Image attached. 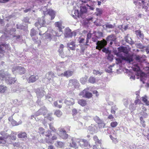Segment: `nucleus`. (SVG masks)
I'll use <instances>...</instances> for the list:
<instances>
[{"label":"nucleus","mask_w":149,"mask_h":149,"mask_svg":"<svg viewBox=\"0 0 149 149\" xmlns=\"http://www.w3.org/2000/svg\"><path fill=\"white\" fill-rule=\"evenodd\" d=\"M45 140L46 142L48 143H52L54 141L57 139V135L53 134L52 135L51 132L49 130H47L45 133Z\"/></svg>","instance_id":"1"},{"label":"nucleus","mask_w":149,"mask_h":149,"mask_svg":"<svg viewBox=\"0 0 149 149\" xmlns=\"http://www.w3.org/2000/svg\"><path fill=\"white\" fill-rule=\"evenodd\" d=\"M78 144L81 147L86 149H89L91 147L90 142L84 139H79Z\"/></svg>","instance_id":"2"},{"label":"nucleus","mask_w":149,"mask_h":149,"mask_svg":"<svg viewBox=\"0 0 149 149\" xmlns=\"http://www.w3.org/2000/svg\"><path fill=\"white\" fill-rule=\"evenodd\" d=\"M61 36L60 33H58V31H52L50 33L47 34L46 36V38L49 39L50 40L52 38H55V37H59Z\"/></svg>","instance_id":"3"},{"label":"nucleus","mask_w":149,"mask_h":149,"mask_svg":"<svg viewBox=\"0 0 149 149\" xmlns=\"http://www.w3.org/2000/svg\"><path fill=\"white\" fill-rule=\"evenodd\" d=\"M96 44L97 46L96 47V49L100 50L101 49L107 45V42L104 39H103L102 40L98 41Z\"/></svg>","instance_id":"4"},{"label":"nucleus","mask_w":149,"mask_h":149,"mask_svg":"<svg viewBox=\"0 0 149 149\" xmlns=\"http://www.w3.org/2000/svg\"><path fill=\"white\" fill-rule=\"evenodd\" d=\"M79 95L84 97L88 98H91L93 96L92 94L88 91L87 89H84L80 93Z\"/></svg>","instance_id":"5"},{"label":"nucleus","mask_w":149,"mask_h":149,"mask_svg":"<svg viewBox=\"0 0 149 149\" xmlns=\"http://www.w3.org/2000/svg\"><path fill=\"white\" fill-rule=\"evenodd\" d=\"M47 112V110L45 107L41 108L36 113L35 115L37 116L42 115L44 116L46 115Z\"/></svg>","instance_id":"6"},{"label":"nucleus","mask_w":149,"mask_h":149,"mask_svg":"<svg viewBox=\"0 0 149 149\" xmlns=\"http://www.w3.org/2000/svg\"><path fill=\"white\" fill-rule=\"evenodd\" d=\"M10 74L8 72H5L3 70H0V79L3 80L4 79L7 80L6 79L9 76H10Z\"/></svg>","instance_id":"7"},{"label":"nucleus","mask_w":149,"mask_h":149,"mask_svg":"<svg viewBox=\"0 0 149 149\" xmlns=\"http://www.w3.org/2000/svg\"><path fill=\"white\" fill-rule=\"evenodd\" d=\"M12 70L13 71L17 70L19 74H24L26 72V70L23 67L19 66L13 68Z\"/></svg>","instance_id":"8"},{"label":"nucleus","mask_w":149,"mask_h":149,"mask_svg":"<svg viewBox=\"0 0 149 149\" xmlns=\"http://www.w3.org/2000/svg\"><path fill=\"white\" fill-rule=\"evenodd\" d=\"M79 138H76L72 137L71 142L70 143V146L71 147L75 148L77 146V143H78Z\"/></svg>","instance_id":"9"},{"label":"nucleus","mask_w":149,"mask_h":149,"mask_svg":"<svg viewBox=\"0 0 149 149\" xmlns=\"http://www.w3.org/2000/svg\"><path fill=\"white\" fill-rule=\"evenodd\" d=\"M87 11V8L85 6H81L80 7L79 13L78 10L77 11V16H79V15L80 14V16L81 17L82 15L86 13Z\"/></svg>","instance_id":"10"},{"label":"nucleus","mask_w":149,"mask_h":149,"mask_svg":"<svg viewBox=\"0 0 149 149\" xmlns=\"http://www.w3.org/2000/svg\"><path fill=\"white\" fill-rule=\"evenodd\" d=\"M38 79V77L37 75H32L29 77L27 80L29 83H33L36 82Z\"/></svg>","instance_id":"11"},{"label":"nucleus","mask_w":149,"mask_h":149,"mask_svg":"<svg viewBox=\"0 0 149 149\" xmlns=\"http://www.w3.org/2000/svg\"><path fill=\"white\" fill-rule=\"evenodd\" d=\"M73 36V33L71 30L69 28H67L65 30L64 36L65 38H71Z\"/></svg>","instance_id":"12"},{"label":"nucleus","mask_w":149,"mask_h":149,"mask_svg":"<svg viewBox=\"0 0 149 149\" xmlns=\"http://www.w3.org/2000/svg\"><path fill=\"white\" fill-rule=\"evenodd\" d=\"M56 27L58 28V32L61 34V35L63 33V31L62 30V25L61 22H55V24Z\"/></svg>","instance_id":"13"},{"label":"nucleus","mask_w":149,"mask_h":149,"mask_svg":"<svg viewBox=\"0 0 149 149\" xmlns=\"http://www.w3.org/2000/svg\"><path fill=\"white\" fill-rule=\"evenodd\" d=\"M74 72L73 71L68 70L64 71L63 73L61 75H63L64 76L67 77H69L72 76L74 73Z\"/></svg>","instance_id":"14"},{"label":"nucleus","mask_w":149,"mask_h":149,"mask_svg":"<svg viewBox=\"0 0 149 149\" xmlns=\"http://www.w3.org/2000/svg\"><path fill=\"white\" fill-rule=\"evenodd\" d=\"M64 103L68 105H73L74 104V100L73 98H70L65 100Z\"/></svg>","instance_id":"15"},{"label":"nucleus","mask_w":149,"mask_h":149,"mask_svg":"<svg viewBox=\"0 0 149 149\" xmlns=\"http://www.w3.org/2000/svg\"><path fill=\"white\" fill-rule=\"evenodd\" d=\"M55 77L54 74L52 71L47 72L46 75V78L49 81L51 80V78H53Z\"/></svg>","instance_id":"16"},{"label":"nucleus","mask_w":149,"mask_h":149,"mask_svg":"<svg viewBox=\"0 0 149 149\" xmlns=\"http://www.w3.org/2000/svg\"><path fill=\"white\" fill-rule=\"evenodd\" d=\"M14 133H12L10 135H7V134H6V137L5 139H7L8 138H9L10 140H16V136L15 135H16V134H15V135H14Z\"/></svg>","instance_id":"17"},{"label":"nucleus","mask_w":149,"mask_h":149,"mask_svg":"<svg viewBox=\"0 0 149 149\" xmlns=\"http://www.w3.org/2000/svg\"><path fill=\"white\" fill-rule=\"evenodd\" d=\"M18 138L21 139H26L27 137L26 133L24 132H19L17 134Z\"/></svg>","instance_id":"18"},{"label":"nucleus","mask_w":149,"mask_h":149,"mask_svg":"<svg viewBox=\"0 0 149 149\" xmlns=\"http://www.w3.org/2000/svg\"><path fill=\"white\" fill-rule=\"evenodd\" d=\"M47 14H49L51 16V19H53L54 18L55 14L54 11L52 9H49L47 10Z\"/></svg>","instance_id":"19"},{"label":"nucleus","mask_w":149,"mask_h":149,"mask_svg":"<svg viewBox=\"0 0 149 149\" xmlns=\"http://www.w3.org/2000/svg\"><path fill=\"white\" fill-rule=\"evenodd\" d=\"M135 34L137 37L143 38H144V34L142 33L141 31L139 29L135 31Z\"/></svg>","instance_id":"20"},{"label":"nucleus","mask_w":149,"mask_h":149,"mask_svg":"<svg viewBox=\"0 0 149 149\" xmlns=\"http://www.w3.org/2000/svg\"><path fill=\"white\" fill-rule=\"evenodd\" d=\"M106 39L108 41H113V42H115L116 40V38L114 35L113 34H112L108 36Z\"/></svg>","instance_id":"21"},{"label":"nucleus","mask_w":149,"mask_h":149,"mask_svg":"<svg viewBox=\"0 0 149 149\" xmlns=\"http://www.w3.org/2000/svg\"><path fill=\"white\" fill-rule=\"evenodd\" d=\"M78 103L81 106L84 107L87 104V101L84 99H79L78 101Z\"/></svg>","instance_id":"22"},{"label":"nucleus","mask_w":149,"mask_h":149,"mask_svg":"<svg viewBox=\"0 0 149 149\" xmlns=\"http://www.w3.org/2000/svg\"><path fill=\"white\" fill-rule=\"evenodd\" d=\"M8 120L10 122L13 126H16L19 125L18 123L13 119V117H9L8 118Z\"/></svg>","instance_id":"23"},{"label":"nucleus","mask_w":149,"mask_h":149,"mask_svg":"<svg viewBox=\"0 0 149 149\" xmlns=\"http://www.w3.org/2000/svg\"><path fill=\"white\" fill-rule=\"evenodd\" d=\"M64 145L65 143L64 142L60 141H57L56 143L55 144L56 147L60 148H63L64 146Z\"/></svg>","instance_id":"24"},{"label":"nucleus","mask_w":149,"mask_h":149,"mask_svg":"<svg viewBox=\"0 0 149 149\" xmlns=\"http://www.w3.org/2000/svg\"><path fill=\"white\" fill-rule=\"evenodd\" d=\"M7 90V87L3 85H0V93H3Z\"/></svg>","instance_id":"25"},{"label":"nucleus","mask_w":149,"mask_h":149,"mask_svg":"<svg viewBox=\"0 0 149 149\" xmlns=\"http://www.w3.org/2000/svg\"><path fill=\"white\" fill-rule=\"evenodd\" d=\"M8 77L9 79H8V82L9 84H14L17 81V79L15 77Z\"/></svg>","instance_id":"26"},{"label":"nucleus","mask_w":149,"mask_h":149,"mask_svg":"<svg viewBox=\"0 0 149 149\" xmlns=\"http://www.w3.org/2000/svg\"><path fill=\"white\" fill-rule=\"evenodd\" d=\"M38 21L39 23V25L40 26H45L46 22L43 18L39 19Z\"/></svg>","instance_id":"27"},{"label":"nucleus","mask_w":149,"mask_h":149,"mask_svg":"<svg viewBox=\"0 0 149 149\" xmlns=\"http://www.w3.org/2000/svg\"><path fill=\"white\" fill-rule=\"evenodd\" d=\"M59 102L61 104H58L57 101H56L54 102L53 104L55 107H57L59 108H61L62 107V100H59Z\"/></svg>","instance_id":"28"},{"label":"nucleus","mask_w":149,"mask_h":149,"mask_svg":"<svg viewBox=\"0 0 149 149\" xmlns=\"http://www.w3.org/2000/svg\"><path fill=\"white\" fill-rule=\"evenodd\" d=\"M96 122L98 124L99 126V128L104 127H102L100 126V125H103L104 126V123L98 117H97L96 118V119L95 120Z\"/></svg>","instance_id":"29"},{"label":"nucleus","mask_w":149,"mask_h":149,"mask_svg":"<svg viewBox=\"0 0 149 149\" xmlns=\"http://www.w3.org/2000/svg\"><path fill=\"white\" fill-rule=\"evenodd\" d=\"M54 114L57 117H60L62 115V112L59 110H56L55 111Z\"/></svg>","instance_id":"30"},{"label":"nucleus","mask_w":149,"mask_h":149,"mask_svg":"<svg viewBox=\"0 0 149 149\" xmlns=\"http://www.w3.org/2000/svg\"><path fill=\"white\" fill-rule=\"evenodd\" d=\"M6 134L3 136H0V144H5L6 143V141L5 139Z\"/></svg>","instance_id":"31"},{"label":"nucleus","mask_w":149,"mask_h":149,"mask_svg":"<svg viewBox=\"0 0 149 149\" xmlns=\"http://www.w3.org/2000/svg\"><path fill=\"white\" fill-rule=\"evenodd\" d=\"M122 59L124 60L128 61L129 62H132L133 61L132 57L129 56H127L126 57H123Z\"/></svg>","instance_id":"32"},{"label":"nucleus","mask_w":149,"mask_h":149,"mask_svg":"<svg viewBox=\"0 0 149 149\" xmlns=\"http://www.w3.org/2000/svg\"><path fill=\"white\" fill-rule=\"evenodd\" d=\"M134 3L136 5L138 3L140 6H142L145 3L144 0H138L137 1H134Z\"/></svg>","instance_id":"33"},{"label":"nucleus","mask_w":149,"mask_h":149,"mask_svg":"<svg viewBox=\"0 0 149 149\" xmlns=\"http://www.w3.org/2000/svg\"><path fill=\"white\" fill-rule=\"evenodd\" d=\"M36 31L34 28H32L31 30L30 35L31 37L36 36Z\"/></svg>","instance_id":"34"},{"label":"nucleus","mask_w":149,"mask_h":149,"mask_svg":"<svg viewBox=\"0 0 149 149\" xmlns=\"http://www.w3.org/2000/svg\"><path fill=\"white\" fill-rule=\"evenodd\" d=\"M118 109L116 107V105L113 106L111 107V112L112 114H115L116 113V111Z\"/></svg>","instance_id":"35"},{"label":"nucleus","mask_w":149,"mask_h":149,"mask_svg":"<svg viewBox=\"0 0 149 149\" xmlns=\"http://www.w3.org/2000/svg\"><path fill=\"white\" fill-rule=\"evenodd\" d=\"M93 139L95 141V143L101 144V140H99L96 135L94 136L93 137Z\"/></svg>","instance_id":"36"},{"label":"nucleus","mask_w":149,"mask_h":149,"mask_svg":"<svg viewBox=\"0 0 149 149\" xmlns=\"http://www.w3.org/2000/svg\"><path fill=\"white\" fill-rule=\"evenodd\" d=\"M147 97L145 95L144 96L142 97V100L146 104V105H149V101H148L147 99Z\"/></svg>","instance_id":"37"},{"label":"nucleus","mask_w":149,"mask_h":149,"mask_svg":"<svg viewBox=\"0 0 149 149\" xmlns=\"http://www.w3.org/2000/svg\"><path fill=\"white\" fill-rule=\"evenodd\" d=\"M88 81L89 82L94 84L96 82V79L93 76H91L88 79Z\"/></svg>","instance_id":"38"},{"label":"nucleus","mask_w":149,"mask_h":149,"mask_svg":"<svg viewBox=\"0 0 149 149\" xmlns=\"http://www.w3.org/2000/svg\"><path fill=\"white\" fill-rule=\"evenodd\" d=\"M96 11V15L97 16H100L102 14L103 12L102 10L99 8H97Z\"/></svg>","instance_id":"39"},{"label":"nucleus","mask_w":149,"mask_h":149,"mask_svg":"<svg viewBox=\"0 0 149 149\" xmlns=\"http://www.w3.org/2000/svg\"><path fill=\"white\" fill-rule=\"evenodd\" d=\"M60 137L63 139H66L68 138V135L66 132H65L61 134Z\"/></svg>","instance_id":"40"},{"label":"nucleus","mask_w":149,"mask_h":149,"mask_svg":"<svg viewBox=\"0 0 149 149\" xmlns=\"http://www.w3.org/2000/svg\"><path fill=\"white\" fill-rule=\"evenodd\" d=\"M105 26L106 28L108 29H112L114 27L115 25V24L113 25L109 24V23H107L105 25Z\"/></svg>","instance_id":"41"},{"label":"nucleus","mask_w":149,"mask_h":149,"mask_svg":"<svg viewBox=\"0 0 149 149\" xmlns=\"http://www.w3.org/2000/svg\"><path fill=\"white\" fill-rule=\"evenodd\" d=\"M38 130V133L39 134L42 135H45V132L44 131L45 130L42 127H40L39 128Z\"/></svg>","instance_id":"42"},{"label":"nucleus","mask_w":149,"mask_h":149,"mask_svg":"<svg viewBox=\"0 0 149 149\" xmlns=\"http://www.w3.org/2000/svg\"><path fill=\"white\" fill-rule=\"evenodd\" d=\"M49 126L50 129L52 132H56V130L55 128L53 125L52 123H50L49 124Z\"/></svg>","instance_id":"43"},{"label":"nucleus","mask_w":149,"mask_h":149,"mask_svg":"<svg viewBox=\"0 0 149 149\" xmlns=\"http://www.w3.org/2000/svg\"><path fill=\"white\" fill-rule=\"evenodd\" d=\"M4 44L0 45V53L1 54V55H2V56H3V54L5 52V51L2 49V46H4Z\"/></svg>","instance_id":"44"},{"label":"nucleus","mask_w":149,"mask_h":149,"mask_svg":"<svg viewBox=\"0 0 149 149\" xmlns=\"http://www.w3.org/2000/svg\"><path fill=\"white\" fill-rule=\"evenodd\" d=\"M93 74L97 75L98 74L101 75L102 73L101 72H100L98 70H94L93 71Z\"/></svg>","instance_id":"45"},{"label":"nucleus","mask_w":149,"mask_h":149,"mask_svg":"<svg viewBox=\"0 0 149 149\" xmlns=\"http://www.w3.org/2000/svg\"><path fill=\"white\" fill-rule=\"evenodd\" d=\"M118 125V123L116 121L112 122L110 124L111 126L112 127H116Z\"/></svg>","instance_id":"46"},{"label":"nucleus","mask_w":149,"mask_h":149,"mask_svg":"<svg viewBox=\"0 0 149 149\" xmlns=\"http://www.w3.org/2000/svg\"><path fill=\"white\" fill-rule=\"evenodd\" d=\"M67 46H70L76 45L75 42L74 41H72L71 42H68L67 43Z\"/></svg>","instance_id":"47"},{"label":"nucleus","mask_w":149,"mask_h":149,"mask_svg":"<svg viewBox=\"0 0 149 149\" xmlns=\"http://www.w3.org/2000/svg\"><path fill=\"white\" fill-rule=\"evenodd\" d=\"M72 114L73 116H74L76 115L78 113L77 110L75 108L73 109L72 110Z\"/></svg>","instance_id":"48"},{"label":"nucleus","mask_w":149,"mask_h":149,"mask_svg":"<svg viewBox=\"0 0 149 149\" xmlns=\"http://www.w3.org/2000/svg\"><path fill=\"white\" fill-rule=\"evenodd\" d=\"M64 47V45L62 44H61L59 47V49L58 50V52H59L60 51V52H61L62 51H63Z\"/></svg>","instance_id":"49"},{"label":"nucleus","mask_w":149,"mask_h":149,"mask_svg":"<svg viewBox=\"0 0 149 149\" xmlns=\"http://www.w3.org/2000/svg\"><path fill=\"white\" fill-rule=\"evenodd\" d=\"M59 53V55L62 58H64L65 57V56L64 54V52L63 51L60 52V51L59 52H58Z\"/></svg>","instance_id":"50"},{"label":"nucleus","mask_w":149,"mask_h":149,"mask_svg":"<svg viewBox=\"0 0 149 149\" xmlns=\"http://www.w3.org/2000/svg\"><path fill=\"white\" fill-rule=\"evenodd\" d=\"M124 47H119L118 48V52H124Z\"/></svg>","instance_id":"51"},{"label":"nucleus","mask_w":149,"mask_h":149,"mask_svg":"<svg viewBox=\"0 0 149 149\" xmlns=\"http://www.w3.org/2000/svg\"><path fill=\"white\" fill-rule=\"evenodd\" d=\"M142 58V57L139 56V55H136L135 59L139 62L140 61L141 59Z\"/></svg>","instance_id":"52"},{"label":"nucleus","mask_w":149,"mask_h":149,"mask_svg":"<svg viewBox=\"0 0 149 149\" xmlns=\"http://www.w3.org/2000/svg\"><path fill=\"white\" fill-rule=\"evenodd\" d=\"M133 69L134 71L138 72L139 71L140 69L139 67L136 66V67H134Z\"/></svg>","instance_id":"53"},{"label":"nucleus","mask_w":149,"mask_h":149,"mask_svg":"<svg viewBox=\"0 0 149 149\" xmlns=\"http://www.w3.org/2000/svg\"><path fill=\"white\" fill-rule=\"evenodd\" d=\"M31 37L32 38V39L33 41L35 42H36L38 38V37L36 36Z\"/></svg>","instance_id":"54"},{"label":"nucleus","mask_w":149,"mask_h":149,"mask_svg":"<svg viewBox=\"0 0 149 149\" xmlns=\"http://www.w3.org/2000/svg\"><path fill=\"white\" fill-rule=\"evenodd\" d=\"M103 48V49L102 50V51L103 52H105L106 54L108 53L109 51L108 49H107L105 48L104 47Z\"/></svg>","instance_id":"55"},{"label":"nucleus","mask_w":149,"mask_h":149,"mask_svg":"<svg viewBox=\"0 0 149 149\" xmlns=\"http://www.w3.org/2000/svg\"><path fill=\"white\" fill-rule=\"evenodd\" d=\"M76 45H72V46H68L69 47L70 49L71 50H75V48Z\"/></svg>","instance_id":"56"},{"label":"nucleus","mask_w":149,"mask_h":149,"mask_svg":"<svg viewBox=\"0 0 149 149\" xmlns=\"http://www.w3.org/2000/svg\"><path fill=\"white\" fill-rule=\"evenodd\" d=\"M14 147H18L19 146V144L18 142H15L13 143Z\"/></svg>","instance_id":"57"},{"label":"nucleus","mask_w":149,"mask_h":149,"mask_svg":"<svg viewBox=\"0 0 149 149\" xmlns=\"http://www.w3.org/2000/svg\"><path fill=\"white\" fill-rule=\"evenodd\" d=\"M59 131L60 132H62L63 133L66 132V131L63 128H60L59 129Z\"/></svg>","instance_id":"58"},{"label":"nucleus","mask_w":149,"mask_h":149,"mask_svg":"<svg viewBox=\"0 0 149 149\" xmlns=\"http://www.w3.org/2000/svg\"><path fill=\"white\" fill-rule=\"evenodd\" d=\"M141 103V101L139 99H137L136 100L134 101V103L136 104H137L138 103L140 104Z\"/></svg>","instance_id":"59"},{"label":"nucleus","mask_w":149,"mask_h":149,"mask_svg":"<svg viewBox=\"0 0 149 149\" xmlns=\"http://www.w3.org/2000/svg\"><path fill=\"white\" fill-rule=\"evenodd\" d=\"M91 37V34L90 33H88L87 35L86 39H89Z\"/></svg>","instance_id":"60"},{"label":"nucleus","mask_w":149,"mask_h":149,"mask_svg":"<svg viewBox=\"0 0 149 149\" xmlns=\"http://www.w3.org/2000/svg\"><path fill=\"white\" fill-rule=\"evenodd\" d=\"M35 25L36 26L40 28L41 27V26L39 25V23L38 22V21L37 22H36L35 24Z\"/></svg>","instance_id":"61"},{"label":"nucleus","mask_w":149,"mask_h":149,"mask_svg":"<svg viewBox=\"0 0 149 149\" xmlns=\"http://www.w3.org/2000/svg\"><path fill=\"white\" fill-rule=\"evenodd\" d=\"M92 40L93 42H96L97 41V37H93L92 38Z\"/></svg>","instance_id":"62"},{"label":"nucleus","mask_w":149,"mask_h":149,"mask_svg":"<svg viewBox=\"0 0 149 149\" xmlns=\"http://www.w3.org/2000/svg\"><path fill=\"white\" fill-rule=\"evenodd\" d=\"M113 118L114 117L112 114L109 115L108 117V118L109 119H113Z\"/></svg>","instance_id":"63"},{"label":"nucleus","mask_w":149,"mask_h":149,"mask_svg":"<svg viewBox=\"0 0 149 149\" xmlns=\"http://www.w3.org/2000/svg\"><path fill=\"white\" fill-rule=\"evenodd\" d=\"M93 149H100V148H99L98 145H95L93 146Z\"/></svg>","instance_id":"64"}]
</instances>
